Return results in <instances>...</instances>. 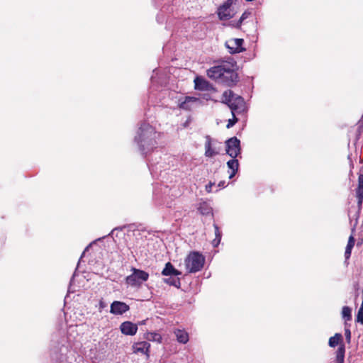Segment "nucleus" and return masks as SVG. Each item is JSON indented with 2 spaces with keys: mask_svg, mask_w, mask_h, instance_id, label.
Here are the masks:
<instances>
[{
  "mask_svg": "<svg viewBox=\"0 0 363 363\" xmlns=\"http://www.w3.org/2000/svg\"><path fill=\"white\" fill-rule=\"evenodd\" d=\"M160 137V133L146 121L139 124L134 137V142L140 154L145 157L150 155L147 160V166L153 177H158L162 171L168 169L169 165L166 162L169 157L164 155L165 157L162 158L163 152L157 149V140Z\"/></svg>",
  "mask_w": 363,
  "mask_h": 363,
  "instance_id": "obj_1",
  "label": "nucleus"
},
{
  "mask_svg": "<svg viewBox=\"0 0 363 363\" xmlns=\"http://www.w3.org/2000/svg\"><path fill=\"white\" fill-rule=\"evenodd\" d=\"M236 66V62L233 59L228 61H223L220 64L208 69L207 75L209 78L218 82L232 86L238 80V76L235 72Z\"/></svg>",
  "mask_w": 363,
  "mask_h": 363,
  "instance_id": "obj_2",
  "label": "nucleus"
},
{
  "mask_svg": "<svg viewBox=\"0 0 363 363\" xmlns=\"http://www.w3.org/2000/svg\"><path fill=\"white\" fill-rule=\"evenodd\" d=\"M222 102L228 104L232 114L240 113L245 111V103L243 98L238 96L231 90H226L223 93Z\"/></svg>",
  "mask_w": 363,
  "mask_h": 363,
  "instance_id": "obj_3",
  "label": "nucleus"
},
{
  "mask_svg": "<svg viewBox=\"0 0 363 363\" xmlns=\"http://www.w3.org/2000/svg\"><path fill=\"white\" fill-rule=\"evenodd\" d=\"M66 340L65 337H62L60 341L52 340V345L51 348V358L55 363H67V353L68 352V346L65 345Z\"/></svg>",
  "mask_w": 363,
  "mask_h": 363,
  "instance_id": "obj_4",
  "label": "nucleus"
},
{
  "mask_svg": "<svg viewBox=\"0 0 363 363\" xmlns=\"http://www.w3.org/2000/svg\"><path fill=\"white\" fill-rule=\"evenodd\" d=\"M205 258L199 252H191L186 257L184 264L189 273H196L200 271L204 264Z\"/></svg>",
  "mask_w": 363,
  "mask_h": 363,
  "instance_id": "obj_5",
  "label": "nucleus"
},
{
  "mask_svg": "<svg viewBox=\"0 0 363 363\" xmlns=\"http://www.w3.org/2000/svg\"><path fill=\"white\" fill-rule=\"evenodd\" d=\"M130 272L131 274L125 278V283L132 287L139 289L149 279V274L142 269L131 267Z\"/></svg>",
  "mask_w": 363,
  "mask_h": 363,
  "instance_id": "obj_6",
  "label": "nucleus"
},
{
  "mask_svg": "<svg viewBox=\"0 0 363 363\" xmlns=\"http://www.w3.org/2000/svg\"><path fill=\"white\" fill-rule=\"evenodd\" d=\"M236 2L237 0H227L218 8L217 14L220 21L228 20L233 17L234 10L232 6Z\"/></svg>",
  "mask_w": 363,
  "mask_h": 363,
  "instance_id": "obj_7",
  "label": "nucleus"
},
{
  "mask_svg": "<svg viewBox=\"0 0 363 363\" xmlns=\"http://www.w3.org/2000/svg\"><path fill=\"white\" fill-rule=\"evenodd\" d=\"M225 152L232 158H236L241 154L240 140L232 137L225 141Z\"/></svg>",
  "mask_w": 363,
  "mask_h": 363,
  "instance_id": "obj_8",
  "label": "nucleus"
},
{
  "mask_svg": "<svg viewBox=\"0 0 363 363\" xmlns=\"http://www.w3.org/2000/svg\"><path fill=\"white\" fill-rule=\"evenodd\" d=\"M170 190L167 186L155 189L154 197L159 205H166L167 207H170V203L166 201L167 196L169 195Z\"/></svg>",
  "mask_w": 363,
  "mask_h": 363,
  "instance_id": "obj_9",
  "label": "nucleus"
},
{
  "mask_svg": "<svg viewBox=\"0 0 363 363\" xmlns=\"http://www.w3.org/2000/svg\"><path fill=\"white\" fill-rule=\"evenodd\" d=\"M243 43L242 38H233L226 41L225 46L230 54L240 53L245 50L242 47Z\"/></svg>",
  "mask_w": 363,
  "mask_h": 363,
  "instance_id": "obj_10",
  "label": "nucleus"
},
{
  "mask_svg": "<svg viewBox=\"0 0 363 363\" xmlns=\"http://www.w3.org/2000/svg\"><path fill=\"white\" fill-rule=\"evenodd\" d=\"M130 307L125 302L114 301L111 304L110 313L114 315H122L128 311Z\"/></svg>",
  "mask_w": 363,
  "mask_h": 363,
  "instance_id": "obj_11",
  "label": "nucleus"
},
{
  "mask_svg": "<svg viewBox=\"0 0 363 363\" xmlns=\"http://www.w3.org/2000/svg\"><path fill=\"white\" fill-rule=\"evenodd\" d=\"M120 330L123 335L133 336L138 331V325L130 321H125L121 324Z\"/></svg>",
  "mask_w": 363,
  "mask_h": 363,
  "instance_id": "obj_12",
  "label": "nucleus"
},
{
  "mask_svg": "<svg viewBox=\"0 0 363 363\" xmlns=\"http://www.w3.org/2000/svg\"><path fill=\"white\" fill-rule=\"evenodd\" d=\"M194 88L200 91L214 90L213 86L201 77H196L194 79Z\"/></svg>",
  "mask_w": 363,
  "mask_h": 363,
  "instance_id": "obj_13",
  "label": "nucleus"
},
{
  "mask_svg": "<svg viewBox=\"0 0 363 363\" xmlns=\"http://www.w3.org/2000/svg\"><path fill=\"white\" fill-rule=\"evenodd\" d=\"M355 191L357 199V206L359 208H361L363 203V174H359L358 177V186Z\"/></svg>",
  "mask_w": 363,
  "mask_h": 363,
  "instance_id": "obj_14",
  "label": "nucleus"
},
{
  "mask_svg": "<svg viewBox=\"0 0 363 363\" xmlns=\"http://www.w3.org/2000/svg\"><path fill=\"white\" fill-rule=\"evenodd\" d=\"M150 344L147 342H136L133 345V350L135 353H142L148 355Z\"/></svg>",
  "mask_w": 363,
  "mask_h": 363,
  "instance_id": "obj_15",
  "label": "nucleus"
},
{
  "mask_svg": "<svg viewBox=\"0 0 363 363\" xmlns=\"http://www.w3.org/2000/svg\"><path fill=\"white\" fill-rule=\"evenodd\" d=\"M196 102H200V99L199 98L194 96H186L184 101H179V106L182 109L189 111L191 109V104Z\"/></svg>",
  "mask_w": 363,
  "mask_h": 363,
  "instance_id": "obj_16",
  "label": "nucleus"
},
{
  "mask_svg": "<svg viewBox=\"0 0 363 363\" xmlns=\"http://www.w3.org/2000/svg\"><path fill=\"white\" fill-rule=\"evenodd\" d=\"M218 154V151L212 147V140L209 135L206 136L205 143V156L207 157H213Z\"/></svg>",
  "mask_w": 363,
  "mask_h": 363,
  "instance_id": "obj_17",
  "label": "nucleus"
},
{
  "mask_svg": "<svg viewBox=\"0 0 363 363\" xmlns=\"http://www.w3.org/2000/svg\"><path fill=\"white\" fill-rule=\"evenodd\" d=\"M162 274L164 276L178 277L182 274V272L176 269L171 262H167L165 264L164 268L162 272Z\"/></svg>",
  "mask_w": 363,
  "mask_h": 363,
  "instance_id": "obj_18",
  "label": "nucleus"
},
{
  "mask_svg": "<svg viewBox=\"0 0 363 363\" xmlns=\"http://www.w3.org/2000/svg\"><path fill=\"white\" fill-rule=\"evenodd\" d=\"M227 167L231 171L229 175V179H232L238 171L239 162L236 158H232L227 162Z\"/></svg>",
  "mask_w": 363,
  "mask_h": 363,
  "instance_id": "obj_19",
  "label": "nucleus"
},
{
  "mask_svg": "<svg viewBox=\"0 0 363 363\" xmlns=\"http://www.w3.org/2000/svg\"><path fill=\"white\" fill-rule=\"evenodd\" d=\"M174 334L177 337V340L182 344H186L188 342L189 337V334L184 330L176 329L174 331Z\"/></svg>",
  "mask_w": 363,
  "mask_h": 363,
  "instance_id": "obj_20",
  "label": "nucleus"
},
{
  "mask_svg": "<svg viewBox=\"0 0 363 363\" xmlns=\"http://www.w3.org/2000/svg\"><path fill=\"white\" fill-rule=\"evenodd\" d=\"M354 242L355 240L354 237L350 235L345 252V262H347V260L349 259L351 256L352 250L354 245Z\"/></svg>",
  "mask_w": 363,
  "mask_h": 363,
  "instance_id": "obj_21",
  "label": "nucleus"
},
{
  "mask_svg": "<svg viewBox=\"0 0 363 363\" xmlns=\"http://www.w3.org/2000/svg\"><path fill=\"white\" fill-rule=\"evenodd\" d=\"M345 346L344 344H340L336 351V362L344 363L345 362Z\"/></svg>",
  "mask_w": 363,
  "mask_h": 363,
  "instance_id": "obj_22",
  "label": "nucleus"
},
{
  "mask_svg": "<svg viewBox=\"0 0 363 363\" xmlns=\"http://www.w3.org/2000/svg\"><path fill=\"white\" fill-rule=\"evenodd\" d=\"M213 228L215 230V238L212 241V245L214 247H216L218 246V245L220 242L221 238H222V232L220 231V230L217 224L214 223Z\"/></svg>",
  "mask_w": 363,
  "mask_h": 363,
  "instance_id": "obj_23",
  "label": "nucleus"
},
{
  "mask_svg": "<svg viewBox=\"0 0 363 363\" xmlns=\"http://www.w3.org/2000/svg\"><path fill=\"white\" fill-rule=\"evenodd\" d=\"M198 210L201 214L204 216L209 215L212 212L211 207L206 202L201 203L198 208Z\"/></svg>",
  "mask_w": 363,
  "mask_h": 363,
  "instance_id": "obj_24",
  "label": "nucleus"
},
{
  "mask_svg": "<svg viewBox=\"0 0 363 363\" xmlns=\"http://www.w3.org/2000/svg\"><path fill=\"white\" fill-rule=\"evenodd\" d=\"M342 336L340 333H335V335L329 339L328 345L331 347H335L340 344V341L342 340Z\"/></svg>",
  "mask_w": 363,
  "mask_h": 363,
  "instance_id": "obj_25",
  "label": "nucleus"
},
{
  "mask_svg": "<svg viewBox=\"0 0 363 363\" xmlns=\"http://www.w3.org/2000/svg\"><path fill=\"white\" fill-rule=\"evenodd\" d=\"M163 281L164 283H166L170 286H174L177 287V289L180 288V286H181V282H180L179 278L169 277V278L164 279Z\"/></svg>",
  "mask_w": 363,
  "mask_h": 363,
  "instance_id": "obj_26",
  "label": "nucleus"
},
{
  "mask_svg": "<svg viewBox=\"0 0 363 363\" xmlns=\"http://www.w3.org/2000/svg\"><path fill=\"white\" fill-rule=\"evenodd\" d=\"M145 337L149 341H155L157 342L162 341V336L157 333H147Z\"/></svg>",
  "mask_w": 363,
  "mask_h": 363,
  "instance_id": "obj_27",
  "label": "nucleus"
},
{
  "mask_svg": "<svg viewBox=\"0 0 363 363\" xmlns=\"http://www.w3.org/2000/svg\"><path fill=\"white\" fill-rule=\"evenodd\" d=\"M352 310L348 306H344L342 310V315L343 318L346 320H350L352 319Z\"/></svg>",
  "mask_w": 363,
  "mask_h": 363,
  "instance_id": "obj_28",
  "label": "nucleus"
},
{
  "mask_svg": "<svg viewBox=\"0 0 363 363\" xmlns=\"http://www.w3.org/2000/svg\"><path fill=\"white\" fill-rule=\"evenodd\" d=\"M250 14H251V13H250V12H249V11H245V12L242 14V16H241V17L240 18V19H239L238 21H237V22H236V25H235V28H240V26H241V25H242V22H243L245 19H247V18L250 16Z\"/></svg>",
  "mask_w": 363,
  "mask_h": 363,
  "instance_id": "obj_29",
  "label": "nucleus"
},
{
  "mask_svg": "<svg viewBox=\"0 0 363 363\" xmlns=\"http://www.w3.org/2000/svg\"><path fill=\"white\" fill-rule=\"evenodd\" d=\"M238 122V118L235 117V113L233 115V118L229 119L226 125L227 128H232Z\"/></svg>",
  "mask_w": 363,
  "mask_h": 363,
  "instance_id": "obj_30",
  "label": "nucleus"
},
{
  "mask_svg": "<svg viewBox=\"0 0 363 363\" xmlns=\"http://www.w3.org/2000/svg\"><path fill=\"white\" fill-rule=\"evenodd\" d=\"M345 339L347 343H350L351 342V331L350 329L347 327L345 328Z\"/></svg>",
  "mask_w": 363,
  "mask_h": 363,
  "instance_id": "obj_31",
  "label": "nucleus"
},
{
  "mask_svg": "<svg viewBox=\"0 0 363 363\" xmlns=\"http://www.w3.org/2000/svg\"><path fill=\"white\" fill-rule=\"evenodd\" d=\"M215 185V183L214 182H210L208 184L206 185V191L208 192V193H211L213 191V186Z\"/></svg>",
  "mask_w": 363,
  "mask_h": 363,
  "instance_id": "obj_32",
  "label": "nucleus"
},
{
  "mask_svg": "<svg viewBox=\"0 0 363 363\" xmlns=\"http://www.w3.org/2000/svg\"><path fill=\"white\" fill-rule=\"evenodd\" d=\"M107 306V304L106 302L103 300V298L99 300V311H101L104 308H105Z\"/></svg>",
  "mask_w": 363,
  "mask_h": 363,
  "instance_id": "obj_33",
  "label": "nucleus"
},
{
  "mask_svg": "<svg viewBox=\"0 0 363 363\" xmlns=\"http://www.w3.org/2000/svg\"><path fill=\"white\" fill-rule=\"evenodd\" d=\"M356 320L358 323H363V312L362 311H358Z\"/></svg>",
  "mask_w": 363,
  "mask_h": 363,
  "instance_id": "obj_34",
  "label": "nucleus"
},
{
  "mask_svg": "<svg viewBox=\"0 0 363 363\" xmlns=\"http://www.w3.org/2000/svg\"><path fill=\"white\" fill-rule=\"evenodd\" d=\"M225 182L224 181H221V182H220L218 183V189H217L216 190V191H218L220 189L224 188V187L225 186Z\"/></svg>",
  "mask_w": 363,
  "mask_h": 363,
  "instance_id": "obj_35",
  "label": "nucleus"
},
{
  "mask_svg": "<svg viewBox=\"0 0 363 363\" xmlns=\"http://www.w3.org/2000/svg\"><path fill=\"white\" fill-rule=\"evenodd\" d=\"M155 74H157V69H156L153 70V74L151 76V78H150L152 83H155Z\"/></svg>",
  "mask_w": 363,
  "mask_h": 363,
  "instance_id": "obj_36",
  "label": "nucleus"
},
{
  "mask_svg": "<svg viewBox=\"0 0 363 363\" xmlns=\"http://www.w3.org/2000/svg\"><path fill=\"white\" fill-rule=\"evenodd\" d=\"M92 245V243H90L87 247H86L85 250H84L82 256H81V258L82 257V256L84 255L85 252L89 249V247Z\"/></svg>",
  "mask_w": 363,
  "mask_h": 363,
  "instance_id": "obj_37",
  "label": "nucleus"
},
{
  "mask_svg": "<svg viewBox=\"0 0 363 363\" xmlns=\"http://www.w3.org/2000/svg\"><path fill=\"white\" fill-rule=\"evenodd\" d=\"M237 21H231L230 24L235 28V25H236Z\"/></svg>",
  "mask_w": 363,
  "mask_h": 363,
  "instance_id": "obj_38",
  "label": "nucleus"
},
{
  "mask_svg": "<svg viewBox=\"0 0 363 363\" xmlns=\"http://www.w3.org/2000/svg\"><path fill=\"white\" fill-rule=\"evenodd\" d=\"M145 320H143L140 323V324H145Z\"/></svg>",
  "mask_w": 363,
  "mask_h": 363,
  "instance_id": "obj_39",
  "label": "nucleus"
},
{
  "mask_svg": "<svg viewBox=\"0 0 363 363\" xmlns=\"http://www.w3.org/2000/svg\"><path fill=\"white\" fill-rule=\"evenodd\" d=\"M362 118H363V115H362Z\"/></svg>",
  "mask_w": 363,
  "mask_h": 363,
  "instance_id": "obj_40",
  "label": "nucleus"
}]
</instances>
